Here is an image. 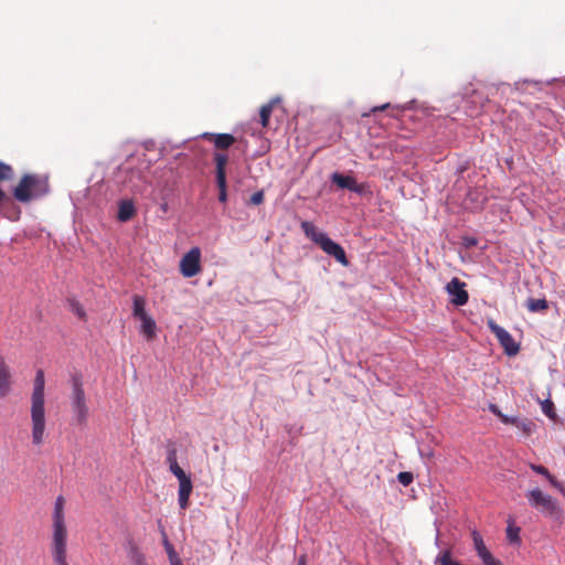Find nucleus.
<instances>
[{
  "label": "nucleus",
  "instance_id": "f257e3e1",
  "mask_svg": "<svg viewBox=\"0 0 565 565\" xmlns=\"http://www.w3.org/2000/svg\"><path fill=\"white\" fill-rule=\"evenodd\" d=\"M65 499L58 495L52 513V537L50 551L55 565H70L67 562V526L65 521Z\"/></svg>",
  "mask_w": 565,
  "mask_h": 565
},
{
  "label": "nucleus",
  "instance_id": "f03ea898",
  "mask_svg": "<svg viewBox=\"0 0 565 565\" xmlns=\"http://www.w3.org/2000/svg\"><path fill=\"white\" fill-rule=\"evenodd\" d=\"M44 372L38 370L34 379L33 392L31 395V425H32V444L41 446L45 436V408H44Z\"/></svg>",
  "mask_w": 565,
  "mask_h": 565
},
{
  "label": "nucleus",
  "instance_id": "7ed1b4c3",
  "mask_svg": "<svg viewBox=\"0 0 565 565\" xmlns=\"http://www.w3.org/2000/svg\"><path fill=\"white\" fill-rule=\"evenodd\" d=\"M529 504L539 511L543 516L559 524L563 523L565 512L558 501L552 495L544 493L540 488H534L525 494Z\"/></svg>",
  "mask_w": 565,
  "mask_h": 565
},
{
  "label": "nucleus",
  "instance_id": "20e7f679",
  "mask_svg": "<svg viewBox=\"0 0 565 565\" xmlns=\"http://www.w3.org/2000/svg\"><path fill=\"white\" fill-rule=\"evenodd\" d=\"M50 186L46 177L39 174H24L13 190L15 200L22 203L30 202L49 193Z\"/></svg>",
  "mask_w": 565,
  "mask_h": 565
},
{
  "label": "nucleus",
  "instance_id": "39448f33",
  "mask_svg": "<svg viewBox=\"0 0 565 565\" xmlns=\"http://www.w3.org/2000/svg\"><path fill=\"white\" fill-rule=\"evenodd\" d=\"M301 228L303 230L307 237L318 244L320 248L329 256H332L337 262L343 266L349 265L345 252L343 247L332 241L324 232L318 230L310 222H302Z\"/></svg>",
  "mask_w": 565,
  "mask_h": 565
},
{
  "label": "nucleus",
  "instance_id": "423d86ee",
  "mask_svg": "<svg viewBox=\"0 0 565 565\" xmlns=\"http://www.w3.org/2000/svg\"><path fill=\"white\" fill-rule=\"evenodd\" d=\"M71 405L76 423L84 425L88 417V407L83 383L79 377H73L72 380Z\"/></svg>",
  "mask_w": 565,
  "mask_h": 565
},
{
  "label": "nucleus",
  "instance_id": "0eeeda50",
  "mask_svg": "<svg viewBox=\"0 0 565 565\" xmlns=\"http://www.w3.org/2000/svg\"><path fill=\"white\" fill-rule=\"evenodd\" d=\"M180 273L185 278H191L201 273V249L192 247L180 259Z\"/></svg>",
  "mask_w": 565,
  "mask_h": 565
},
{
  "label": "nucleus",
  "instance_id": "6e6552de",
  "mask_svg": "<svg viewBox=\"0 0 565 565\" xmlns=\"http://www.w3.org/2000/svg\"><path fill=\"white\" fill-rule=\"evenodd\" d=\"M489 328L495 334L498 341L500 342V344L504 349V352L508 355L512 356L519 352V344L514 341L512 335L504 328L498 326L493 321L489 322Z\"/></svg>",
  "mask_w": 565,
  "mask_h": 565
},
{
  "label": "nucleus",
  "instance_id": "1a4fd4ad",
  "mask_svg": "<svg viewBox=\"0 0 565 565\" xmlns=\"http://www.w3.org/2000/svg\"><path fill=\"white\" fill-rule=\"evenodd\" d=\"M446 291L450 297V302L457 307L463 306L468 302L469 295L466 290V284L459 278L454 277L447 285Z\"/></svg>",
  "mask_w": 565,
  "mask_h": 565
},
{
  "label": "nucleus",
  "instance_id": "9d476101",
  "mask_svg": "<svg viewBox=\"0 0 565 565\" xmlns=\"http://www.w3.org/2000/svg\"><path fill=\"white\" fill-rule=\"evenodd\" d=\"M331 180L341 189H348L358 194H364L367 192L369 186L366 183H358L356 180L351 175H343L339 172H334L331 175Z\"/></svg>",
  "mask_w": 565,
  "mask_h": 565
},
{
  "label": "nucleus",
  "instance_id": "9b49d317",
  "mask_svg": "<svg viewBox=\"0 0 565 565\" xmlns=\"http://www.w3.org/2000/svg\"><path fill=\"white\" fill-rule=\"evenodd\" d=\"M125 551L130 565H148L145 554L141 552L140 546L132 537H127L125 542Z\"/></svg>",
  "mask_w": 565,
  "mask_h": 565
},
{
  "label": "nucleus",
  "instance_id": "f8f14e48",
  "mask_svg": "<svg viewBox=\"0 0 565 565\" xmlns=\"http://www.w3.org/2000/svg\"><path fill=\"white\" fill-rule=\"evenodd\" d=\"M201 138L213 142L214 147L220 150H226L236 141L235 137L231 134H213L204 132Z\"/></svg>",
  "mask_w": 565,
  "mask_h": 565
},
{
  "label": "nucleus",
  "instance_id": "ddd939ff",
  "mask_svg": "<svg viewBox=\"0 0 565 565\" xmlns=\"http://www.w3.org/2000/svg\"><path fill=\"white\" fill-rule=\"evenodd\" d=\"M11 392V371L6 360L0 355V397H6Z\"/></svg>",
  "mask_w": 565,
  "mask_h": 565
},
{
  "label": "nucleus",
  "instance_id": "4468645a",
  "mask_svg": "<svg viewBox=\"0 0 565 565\" xmlns=\"http://www.w3.org/2000/svg\"><path fill=\"white\" fill-rule=\"evenodd\" d=\"M193 490V484L190 479L179 482L178 501L182 510L189 507V499Z\"/></svg>",
  "mask_w": 565,
  "mask_h": 565
},
{
  "label": "nucleus",
  "instance_id": "2eb2a0df",
  "mask_svg": "<svg viewBox=\"0 0 565 565\" xmlns=\"http://www.w3.org/2000/svg\"><path fill=\"white\" fill-rule=\"evenodd\" d=\"M135 213L136 207L131 200H121L119 202L117 217L120 222H128Z\"/></svg>",
  "mask_w": 565,
  "mask_h": 565
},
{
  "label": "nucleus",
  "instance_id": "dca6fc26",
  "mask_svg": "<svg viewBox=\"0 0 565 565\" xmlns=\"http://www.w3.org/2000/svg\"><path fill=\"white\" fill-rule=\"evenodd\" d=\"M213 160L215 162L216 180L226 179V164L228 162L227 154L223 152H215L213 154Z\"/></svg>",
  "mask_w": 565,
  "mask_h": 565
},
{
  "label": "nucleus",
  "instance_id": "f3484780",
  "mask_svg": "<svg viewBox=\"0 0 565 565\" xmlns=\"http://www.w3.org/2000/svg\"><path fill=\"white\" fill-rule=\"evenodd\" d=\"M141 321V332L148 340H152L156 337V321L152 319V317L147 316L140 319Z\"/></svg>",
  "mask_w": 565,
  "mask_h": 565
},
{
  "label": "nucleus",
  "instance_id": "a211bd4d",
  "mask_svg": "<svg viewBox=\"0 0 565 565\" xmlns=\"http://www.w3.org/2000/svg\"><path fill=\"white\" fill-rule=\"evenodd\" d=\"M526 308L531 312H543L547 310L548 302L546 301V299L529 298L526 301Z\"/></svg>",
  "mask_w": 565,
  "mask_h": 565
},
{
  "label": "nucleus",
  "instance_id": "6ab92c4d",
  "mask_svg": "<svg viewBox=\"0 0 565 565\" xmlns=\"http://www.w3.org/2000/svg\"><path fill=\"white\" fill-rule=\"evenodd\" d=\"M275 103H276V100L273 99L269 103H267L260 107L259 118H260V124L263 127H267Z\"/></svg>",
  "mask_w": 565,
  "mask_h": 565
},
{
  "label": "nucleus",
  "instance_id": "aec40b11",
  "mask_svg": "<svg viewBox=\"0 0 565 565\" xmlns=\"http://www.w3.org/2000/svg\"><path fill=\"white\" fill-rule=\"evenodd\" d=\"M145 305H146L145 299L142 297L137 296V295L134 297V307H132L134 317H136L140 320L143 317L149 316L146 312Z\"/></svg>",
  "mask_w": 565,
  "mask_h": 565
},
{
  "label": "nucleus",
  "instance_id": "412c9836",
  "mask_svg": "<svg viewBox=\"0 0 565 565\" xmlns=\"http://www.w3.org/2000/svg\"><path fill=\"white\" fill-rule=\"evenodd\" d=\"M515 427L520 429L524 436H530L534 433L536 425L531 419L521 418Z\"/></svg>",
  "mask_w": 565,
  "mask_h": 565
},
{
  "label": "nucleus",
  "instance_id": "4be33fe9",
  "mask_svg": "<svg viewBox=\"0 0 565 565\" xmlns=\"http://www.w3.org/2000/svg\"><path fill=\"white\" fill-rule=\"evenodd\" d=\"M471 536H472L473 546H475V550H476L478 556L488 551L482 536L480 535V533L477 530H473L471 532Z\"/></svg>",
  "mask_w": 565,
  "mask_h": 565
},
{
  "label": "nucleus",
  "instance_id": "5701e85b",
  "mask_svg": "<svg viewBox=\"0 0 565 565\" xmlns=\"http://www.w3.org/2000/svg\"><path fill=\"white\" fill-rule=\"evenodd\" d=\"M13 175V168L10 164L0 161V181L12 180Z\"/></svg>",
  "mask_w": 565,
  "mask_h": 565
},
{
  "label": "nucleus",
  "instance_id": "b1692460",
  "mask_svg": "<svg viewBox=\"0 0 565 565\" xmlns=\"http://www.w3.org/2000/svg\"><path fill=\"white\" fill-rule=\"evenodd\" d=\"M70 307L72 312L81 320H86V312L83 306L77 300H71Z\"/></svg>",
  "mask_w": 565,
  "mask_h": 565
},
{
  "label": "nucleus",
  "instance_id": "393cba45",
  "mask_svg": "<svg viewBox=\"0 0 565 565\" xmlns=\"http://www.w3.org/2000/svg\"><path fill=\"white\" fill-rule=\"evenodd\" d=\"M480 559L482 561L483 565H502V563L497 559L488 550L487 552L479 555Z\"/></svg>",
  "mask_w": 565,
  "mask_h": 565
},
{
  "label": "nucleus",
  "instance_id": "a878e982",
  "mask_svg": "<svg viewBox=\"0 0 565 565\" xmlns=\"http://www.w3.org/2000/svg\"><path fill=\"white\" fill-rule=\"evenodd\" d=\"M542 411L551 419H555L556 413L554 409V404L550 399H546L542 403Z\"/></svg>",
  "mask_w": 565,
  "mask_h": 565
},
{
  "label": "nucleus",
  "instance_id": "bb28decb",
  "mask_svg": "<svg viewBox=\"0 0 565 565\" xmlns=\"http://www.w3.org/2000/svg\"><path fill=\"white\" fill-rule=\"evenodd\" d=\"M216 184L218 188V200L224 203L227 200L226 179L216 180Z\"/></svg>",
  "mask_w": 565,
  "mask_h": 565
},
{
  "label": "nucleus",
  "instance_id": "cd10ccee",
  "mask_svg": "<svg viewBox=\"0 0 565 565\" xmlns=\"http://www.w3.org/2000/svg\"><path fill=\"white\" fill-rule=\"evenodd\" d=\"M167 463L169 465V469L178 466L177 449L174 447L168 449Z\"/></svg>",
  "mask_w": 565,
  "mask_h": 565
},
{
  "label": "nucleus",
  "instance_id": "c85d7f7f",
  "mask_svg": "<svg viewBox=\"0 0 565 565\" xmlns=\"http://www.w3.org/2000/svg\"><path fill=\"white\" fill-rule=\"evenodd\" d=\"M397 480L399 483H402L404 487H407L409 486L413 480H414V476L412 472H408V471H403V472H399L397 475Z\"/></svg>",
  "mask_w": 565,
  "mask_h": 565
},
{
  "label": "nucleus",
  "instance_id": "c756f323",
  "mask_svg": "<svg viewBox=\"0 0 565 565\" xmlns=\"http://www.w3.org/2000/svg\"><path fill=\"white\" fill-rule=\"evenodd\" d=\"M530 468H531L534 472H536V473H539V475L543 476L547 481H548V480H550V478L552 477V475L550 473V471H548L544 466H542V465L530 463Z\"/></svg>",
  "mask_w": 565,
  "mask_h": 565
},
{
  "label": "nucleus",
  "instance_id": "7c9ffc66",
  "mask_svg": "<svg viewBox=\"0 0 565 565\" xmlns=\"http://www.w3.org/2000/svg\"><path fill=\"white\" fill-rule=\"evenodd\" d=\"M169 470L175 476L179 482L190 479V477L184 472V470L179 465L173 468H170Z\"/></svg>",
  "mask_w": 565,
  "mask_h": 565
},
{
  "label": "nucleus",
  "instance_id": "2f4dec72",
  "mask_svg": "<svg viewBox=\"0 0 565 565\" xmlns=\"http://www.w3.org/2000/svg\"><path fill=\"white\" fill-rule=\"evenodd\" d=\"M519 527L509 526L507 530V537L510 542H518L519 541Z\"/></svg>",
  "mask_w": 565,
  "mask_h": 565
},
{
  "label": "nucleus",
  "instance_id": "473e14b6",
  "mask_svg": "<svg viewBox=\"0 0 565 565\" xmlns=\"http://www.w3.org/2000/svg\"><path fill=\"white\" fill-rule=\"evenodd\" d=\"M263 201H264V193L262 191L255 192L250 196V203L254 205H259L263 203Z\"/></svg>",
  "mask_w": 565,
  "mask_h": 565
},
{
  "label": "nucleus",
  "instance_id": "72a5a7b5",
  "mask_svg": "<svg viewBox=\"0 0 565 565\" xmlns=\"http://www.w3.org/2000/svg\"><path fill=\"white\" fill-rule=\"evenodd\" d=\"M520 419H521V418L515 417V416H508V415H504V416H502L501 422H502L503 424H505V425H513V426H515V425H518V423H519V420H520Z\"/></svg>",
  "mask_w": 565,
  "mask_h": 565
},
{
  "label": "nucleus",
  "instance_id": "f704fd0d",
  "mask_svg": "<svg viewBox=\"0 0 565 565\" xmlns=\"http://www.w3.org/2000/svg\"><path fill=\"white\" fill-rule=\"evenodd\" d=\"M552 487L557 489L561 493L565 494V488L562 482L557 481L554 476H552L548 480Z\"/></svg>",
  "mask_w": 565,
  "mask_h": 565
},
{
  "label": "nucleus",
  "instance_id": "c9c22d12",
  "mask_svg": "<svg viewBox=\"0 0 565 565\" xmlns=\"http://www.w3.org/2000/svg\"><path fill=\"white\" fill-rule=\"evenodd\" d=\"M163 544H164L166 551L168 553L169 559L172 558L173 556H178L173 546L170 544V542L168 541L167 537H164Z\"/></svg>",
  "mask_w": 565,
  "mask_h": 565
},
{
  "label": "nucleus",
  "instance_id": "e433bc0d",
  "mask_svg": "<svg viewBox=\"0 0 565 565\" xmlns=\"http://www.w3.org/2000/svg\"><path fill=\"white\" fill-rule=\"evenodd\" d=\"M489 411L495 415L500 420L502 419V416H504V414L500 411V408L495 405V404H489L488 406Z\"/></svg>",
  "mask_w": 565,
  "mask_h": 565
},
{
  "label": "nucleus",
  "instance_id": "4c0bfd02",
  "mask_svg": "<svg viewBox=\"0 0 565 565\" xmlns=\"http://www.w3.org/2000/svg\"><path fill=\"white\" fill-rule=\"evenodd\" d=\"M171 565H183L182 561L179 558V556H173L169 559Z\"/></svg>",
  "mask_w": 565,
  "mask_h": 565
},
{
  "label": "nucleus",
  "instance_id": "58836bf2",
  "mask_svg": "<svg viewBox=\"0 0 565 565\" xmlns=\"http://www.w3.org/2000/svg\"><path fill=\"white\" fill-rule=\"evenodd\" d=\"M297 565H307V557L306 555H301L299 558H298V563Z\"/></svg>",
  "mask_w": 565,
  "mask_h": 565
},
{
  "label": "nucleus",
  "instance_id": "ea45409f",
  "mask_svg": "<svg viewBox=\"0 0 565 565\" xmlns=\"http://www.w3.org/2000/svg\"><path fill=\"white\" fill-rule=\"evenodd\" d=\"M387 107H388V104H385V105H382V106H380V107H375V108L373 109V111H376V110H384V109H385V108H387Z\"/></svg>",
  "mask_w": 565,
  "mask_h": 565
},
{
  "label": "nucleus",
  "instance_id": "a19ab883",
  "mask_svg": "<svg viewBox=\"0 0 565 565\" xmlns=\"http://www.w3.org/2000/svg\"><path fill=\"white\" fill-rule=\"evenodd\" d=\"M4 199H6V193L0 189V204L3 202Z\"/></svg>",
  "mask_w": 565,
  "mask_h": 565
},
{
  "label": "nucleus",
  "instance_id": "79ce46f5",
  "mask_svg": "<svg viewBox=\"0 0 565 565\" xmlns=\"http://www.w3.org/2000/svg\"><path fill=\"white\" fill-rule=\"evenodd\" d=\"M161 210H162L163 212H166V211L168 210V204H166V203H164V204H162V205H161Z\"/></svg>",
  "mask_w": 565,
  "mask_h": 565
},
{
  "label": "nucleus",
  "instance_id": "37998d69",
  "mask_svg": "<svg viewBox=\"0 0 565 565\" xmlns=\"http://www.w3.org/2000/svg\"><path fill=\"white\" fill-rule=\"evenodd\" d=\"M473 244H476L475 241H469V245H473Z\"/></svg>",
  "mask_w": 565,
  "mask_h": 565
}]
</instances>
